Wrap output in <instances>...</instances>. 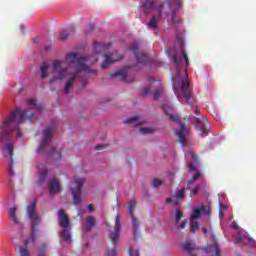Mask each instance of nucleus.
<instances>
[{
    "instance_id": "f257e3e1",
    "label": "nucleus",
    "mask_w": 256,
    "mask_h": 256,
    "mask_svg": "<svg viewBox=\"0 0 256 256\" xmlns=\"http://www.w3.org/2000/svg\"><path fill=\"white\" fill-rule=\"evenodd\" d=\"M87 61V57L80 56L77 53H70L66 56V63H69L71 65H78V69L76 72L72 74V77L66 82L64 86V93L66 95H69L71 91V87H73V83H75V79L79 77V71H84V73H92L93 71L89 66H87L85 63Z\"/></svg>"
},
{
    "instance_id": "f03ea898",
    "label": "nucleus",
    "mask_w": 256,
    "mask_h": 256,
    "mask_svg": "<svg viewBox=\"0 0 256 256\" xmlns=\"http://www.w3.org/2000/svg\"><path fill=\"white\" fill-rule=\"evenodd\" d=\"M25 119H28V121L33 122L35 121V119H37V116L33 112L30 115H27V110H23L17 107L15 111L11 112L10 117L4 121V125L8 129L16 131L17 129H19V125L25 123Z\"/></svg>"
},
{
    "instance_id": "7ed1b4c3",
    "label": "nucleus",
    "mask_w": 256,
    "mask_h": 256,
    "mask_svg": "<svg viewBox=\"0 0 256 256\" xmlns=\"http://www.w3.org/2000/svg\"><path fill=\"white\" fill-rule=\"evenodd\" d=\"M185 79L180 82V87L178 88L177 99L180 103H183V99H186L187 105H193L195 103V98H193V91L191 90V85L189 84L188 70L185 69Z\"/></svg>"
},
{
    "instance_id": "20e7f679",
    "label": "nucleus",
    "mask_w": 256,
    "mask_h": 256,
    "mask_svg": "<svg viewBox=\"0 0 256 256\" xmlns=\"http://www.w3.org/2000/svg\"><path fill=\"white\" fill-rule=\"evenodd\" d=\"M166 2V7L168 9V11L164 12L163 9H165V3L163 2H156L155 4V9L157 11V15L158 19H161L163 17V14L166 15L167 17H170L172 23H176L175 21V15L177 13V10L179 9V7H181V1L180 0H176V8L173 9V2H171V0H165Z\"/></svg>"
},
{
    "instance_id": "39448f33",
    "label": "nucleus",
    "mask_w": 256,
    "mask_h": 256,
    "mask_svg": "<svg viewBox=\"0 0 256 256\" xmlns=\"http://www.w3.org/2000/svg\"><path fill=\"white\" fill-rule=\"evenodd\" d=\"M37 203L35 201L31 202L29 206L26 207L27 215L31 221V237L32 241L37 239L35 235L36 231H38L39 223H41V219H39V214L35 211Z\"/></svg>"
},
{
    "instance_id": "423d86ee",
    "label": "nucleus",
    "mask_w": 256,
    "mask_h": 256,
    "mask_svg": "<svg viewBox=\"0 0 256 256\" xmlns=\"http://www.w3.org/2000/svg\"><path fill=\"white\" fill-rule=\"evenodd\" d=\"M121 234V218L119 215L116 216V223H115V228L113 232H110L109 237L114 243V247L111 248L106 255L107 256H117V244L119 243V235Z\"/></svg>"
},
{
    "instance_id": "0eeeda50",
    "label": "nucleus",
    "mask_w": 256,
    "mask_h": 256,
    "mask_svg": "<svg viewBox=\"0 0 256 256\" xmlns=\"http://www.w3.org/2000/svg\"><path fill=\"white\" fill-rule=\"evenodd\" d=\"M85 183V178H74V181L71 183L70 191L73 195V205H79L81 201V189H83V185Z\"/></svg>"
},
{
    "instance_id": "6e6552de",
    "label": "nucleus",
    "mask_w": 256,
    "mask_h": 256,
    "mask_svg": "<svg viewBox=\"0 0 256 256\" xmlns=\"http://www.w3.org/2000/svg\"><path fill=\"white\" fill-rule=\"evenodd\" d=\"M52 74L54 75V78L50 79V81H49L50 85L52 83H55V81H57V79H59L60 81L62 79H65V77H67V75H69V71L67 70V68L63 67V64H61V61L55 60L53 62Z\"/></svg>"
},
{
    "instance_id": "1a4fd4ad",
    "label": "nucleus",
    "mask_w": 256,
    "mask_h": 256,
    "mask_svg": "<svg viewBox=\"0 0 256 256\" xmlns=\"http://www.w3.org/2000/svg\"><path fill=\"white\" fill-rule=\"evenodd\" d=\"M53 137V130L47 128L43 131V139L38 147V153L43 154L47 153L49 145H51V139Z\"/></svg>"
},
{
    "instance_id": "9d476101",
    "label": "nucleus",
    "mask_w": 256,
    "mask_h": 256,
    "mask_svg": "<svg viewBox=\"0 0 256 256\" xmlns=\"http://www.w3.org/2000/svg\"><path fill=\"white\" fill-rule=\"evenodd\" d=\"M136 207H137V202L135 201V199H132L128 203V213L132 219L135 233H137V231H139V220L135 217V213H134Z\"/></svg>"
},
{
    "instance_id": "9b49d317",
    "label": "nucleus",
    "mask_w": 256,
    "mask_h": 256,
    "mask_svg": "<svg viewBox=\"0 0 256 256\" xmlns=\"http://www.w3.org/2000/svg\"><path fill=\"white\" fill-rule=\"evenodd\" d=\"M123 56H119V52L115 51L114 53L104 54V61L102 63V69H107L111 63H115V61H121Z\"/></svg>"
},
{
    "instance_id": "f8f14e48",
    "label": "nucleus",
    "mask_w": 256,
    "mask_h": 256,
    "mask_svg": "<svg viewBox=\"0 0 256 256\" xmlns=\"http://www.w3.org/2000/svg\"><path fill=\"white\" fill-rule=\"evenodd\" d=\"M129 50L134 52L135 58L138 63H147V54L139 52V44L134 43L130 45Z\"/></svg>"
},
{
    "instance_id": "ddd939ff",
    "label": "nucleus",
    "mask_w": 256,
    "mask_h": 256,
    "mask_svg": "<svg viewBox=\"0 0 256 256\" xmlns=\"http://www.w3.org/2000/svg\"><path fill=\"white\" fill-rule=\"evenodd\" d=\"M204 213V215H211V204H208L205 206H199L196 207L191 215V219H199L201 217V214Z\"/></svg>"
},
{
    "instance_id": "4468645a",
    "label": "nucleus",
    "mask_w": 256,
    "mask_h": 256,
    "mask_svg": "<svg viewBox=\"0 0 256 256\" xmlns=\"http://www.w3.org/2000/svg\"><path fill=\"white\" fill-rule=\"evenodd\" d=\"M58 221L60 227H63V229H70L71 221L69 220V216H67V214L65 213V210L60 209L58 211Z\"/></svg>"
},
{
    "instance_id": "2eb2a0df",
    "label": "nucleus",
    "mask_w": 256,
    "mask_h": 256,
    "mask_svg": "<svg viewBox=\"0 0 256 256\" xmlns=\"http://www.w3.org/2000/svg\"><path fill=\"white\" fill-rule=\"evenodd\" d=\"M176 135L178 137V141L180 144H182V147H185L187 145V135H189V130L185 128V124L180 123V131L176 132Z\"/></svg>"
},
{
    "instance_id": "dca6fc26",
    "label": "nucleus",
    "mask_w": 256,
    "mask_h": 256,
    "mask_svg": "<svg viewBox=\"0 0 256 256\" xmlns=\"http://www.w3.org/2000/svg\"><path fill=\"white\" fill-rule=\"evenodd\" d=\"M48 191L51 195H55V193H59L61 191V184H59V180L52 179L48 182Z\"/></svg>"
},
{
    "instance_id": "f3484780",
    "label": "nucleus",
    "mask_w": 256,
    "mask_h": 256,
    "mask_svg": "<svg viewBox=\"0 0 256 256\" xmlns=\"http://www.w3.org/2000/svg\"><path fill=\"white\" fill-rule=\"evenodd\" d=\"M181 219H183V212H181L179 209H176L175 225L177 229H185V227H187V221H181Z\"/></svg>"
},
{
    "instance_id": "a211bd4d",
    "label": "nucleus",
    "mask_w": 256,
    "mask_h": 256,
    "mask_svg": "<svg viewBox=\"0 0 256 256\" xmlns=\"http://www.w3.org/2000/svg\"><path fill=\"white\" fill-rule=\"evenodd\" d=\"M155 5H156L155 1L145 0L141 4V7H142L143 12H144V15H149V13H151V11L155 10Z\"/></svg>"
},
{
    "instance_id": "6ab92c4d",
    "label": "nucleus",
    "mask_w": 256,
    "mask_h": 256,
    "mask_svg": "<svg viewBox=\"0 0 256 256\" xmlns=\"http://www.w3.org/2000/svg\"><path fill=\"white\" fill-rule=\"evenodd\" d=\"M196 122L198 123V125L200 127L201 135H207L209 133V121H207V120L203 121V120L197 118Z\"/></svg>"
},
{
    "instance_id": "aec40b11",
    "label": "nucleus",
    "mask_w": 256,
    "mask_h": 256,
    "mask_svg": "<svg viewBox=\"0 0 256 256\" xmlns=\"http://www.w3.org/2000/svg\"><path fill=\"white\" fill-rule=\"evenodd\" d=\"M208 253H210L211 256H222L221 248L219 247V243L214 242L212 245H210L208 247Z\"/></svg>"
},
{
    "instance_id": "412c9836",
    "label": "nucleus",
    "mask_w": 256,
    "mask_h": 256,
    "mask_svg": "<svg viewBox=\"0 0 256 256\" xmlns=\"http://www.w3.org/2000/svg\"><path fill=\"white\" fill-rule=\"evenodd\" d=\"M95 223H97V220L93 216H87L86 222L84 224L85 231H91L93 227H95Z\"/></svg>"
},
{
    "instance_id": "4be33fe9",
    "label": "nucleus",
    "mask_w": 256,
    "mask_h": 256,
    "mask_svg": "<svg viewBox=\"0 0 256 256\" xmlns=\"http://www.w3.org/2000/svg\"><path fill=\"white\" fill-rule=\"evenodd\" d=\"M115 77H120L121 81H127V71L126 70H118L112 74H109L110 79H115Z\"/></svg>"
},
{
    "instance_id": "5701e85b",
    "label": "nucleus",
    "mask_w": 256,
    "mask_h": 256,
    "mask_svg": "<svg viewBox=\"0 0 256 256\" xmlns=\"http://www.w3.org/2000/svg\"><path fill=\"white\" fill-rule=\"evenodd\" d=\"M109 47H111V43L105 44V43H101V42H95L94 43V48H95L94 53L96 55H100L101 51H99L97 49H103L104 51H107V49H109Z\"/></svg>"
},
{
    "instance_id": "b1692460",
    "label": "nucleus",
    "mask_w": 256,
    "mask_h": 256,
    "mask_svg": "<svg viewBox=\"0 0 256 256\" xmlns=\"http://www.w3.org/2000/svg\"><path fill=\"white\" fill-rule=\"evenodd\" d=\"M6 150L9 153L10 161H11V164H10V174L13 175V165H15V160L13 159V144H7Z\"/></svg>"
},
{
    "instance_id": "393cba45",
    "label": "nucleus",
    "mask_w": 256,
    "mask_h": 256,
    "mask_svg": "<svg viewBox=\"0 0 256 256\" xmlns=\"http://www.w3.org/2000/svg\"><path fill=\"white\" fill-rule=\"evenodd\" d=\"M161 18H159V16H157V15H153L152 17H151V19L149 20V22H148V27L150 28V29H157V27H159V20H160Z\"/></svg>"
},
{
    "instance_id": "a878e982",
    "label": "nucleus",
    "mask_w": 256,
    "mask_h": 256,
    "mask_svg": "<svg viewBox=\"0 0 256 256\" xmlns=\"http://www.w3.org/2000/svg\"><path fill=\"white\" fill-rule=\"evenodd\" d=\"M38 169L40 171L39 184L41 185V184L45 183V181L47 179L48 170H47V168H41V164L38 165Z\"/></svg>"
},
{
    "instance_id": "bb28decb",
    "label": "nucleus",
    "mask_w": 256,
    "mask_h": 256,
    "mask_svg": "<svg viewBox=\"0 0 256 256\" xmlns=\"http://www.w3.org/2000/svg\"><path fill=\"white\" fill-rule=\"evenodd\" d=\"M54 155H56V161H63V156L61 155V152H57L55 146H51L50 153L48 154V156L54 157Z\"/></svg>"
},
{
    "instance_id": "cd10ccee",
    "label": "nucleus",
    "mask_w": 256,
    "mask_h": 256,
    "mask_svg": "<svg viewBox=\"0 0 256 256\" xmlns=\"http://www.w3.org/2000/svg\"><path fill=\"white\" fill-rule=\"evenodd\" d=\"M62 239L67 243H71V231L69 228H64L60 234Z\"/></svg>"
},
{
    "instance_id": "c85d7f7f",
    "label": "nucleus",
    "mask_w": 256,
    "mask_h": 256,
    "mask_svg": "<svg viewBox=\"0 0 256 256\" xmlns=\"http://www.w3.org/2000/svg\"><path fill=\"white\" fill-rule=\"evenodd\" d=\"M162 109L164 111V113H166V115H168L169 119H171L172 121H178V118L171 115L170 112H171V106L167 105V104H164L162 106Z\"/></svg>"
},
{
    "instance_id": "c756f323",
    "label": "nucleus",
    "mask_w": 256,
    "mask_h": 256,
    "mask_svg": "<svg viewBox=\"0 0 256 256\" xmlns=\"http://www.w3.org/2000/svg\"><path fill=\"white\" fill-rule=\"evenodd\" d=\"M28 107H34V109H38V111H42L43 107L39 105V102L36 99H30L27 101Z\"/></svg>"
},
{
    "instance_id": "7c9ffc66",
    "label": "nucleus",
    "mask_w": 256,
    "mask_h": 256,
    "mask_svg": "<svg viewBox=\"0 0 256 256\" xmlns=\"http://www.w3.org/2000/svg\"><path fill=\"white\" fill-rule=\"evenodd\" d=\"M49 70V64L47 62H43L42 66L40 67L41 78L45 79L47 77V71Z\"/></svg>"
},
{
    "instance_id": "2f4dec72",
    "label": "nucleus",
    "mask_w": 256,
    "mask_h": 256,
    "mask_svg": "<svg viewBox=\"0 0 256 256\" xmlns=\"http://www.w3.org/2000/svg\"><path fill=\"white\" fill-rule=\"evenodd\" d=\"M9 217L12 218L13 223H19V219H17V208H10Z\"/></svg>"
},
{
    "instance_id": "473e14b6",
    "label": "nucleus",
    "mask_w": 256,
    "mask_h": 256,
    "mask_svg": "<svg viewBox=\"0 0 256 256\" xmlns=\"http://www.w3.org/2000/svg\"><path fill=\"white\" fill-rule=\"evenodd\" d=\"M175 199H178L180 201H183V199H185V188L176 191Z\"/></svg>"
},
{
    "instance_id": "72a5a7b5",
    "label": "nucleus",
    "mask_w": 256,
    "mask_h": 256,
    "mask_svg": "<svg viewBox=\"0 0 256 256\" xmlns=\"http://www.w3.org/2000/svg\"><path fill=\"white\" fill-rule=\"evenodd\" d=\"M173 63L176 65L177 69L181 67V63H183V58L181 56L174 55L172 57Z\"/></svg>"
},
{
    "instance_id": "f704fd0d",
    "label": "nucleus",
    "mask_w": 256,
    "mask_h": 256,
    "mask_svg": "<svg viewBox=\"0 0 256 256\" xmlns=\"http://www.w3.org/2000/svg\"><path fill=\"white\" fill-rule=\"evenodd\" d=\"M199 177H201V173H196L192 179H190L187 183V189H191V185H193L195 183V181L197 179H199Z\"/></svg>"
},
{
    "instance_id": "c9c22d12",
    "label": "nucleus",
    "mask_w": 256,
    "mask_h": 256,
    "mask_svg": "<svg viewBox=\"0 0 256 256\" xmlns=\"http://www.w3.org/2000/svg\"><path fill=\"white\" fill-rule=\"evenodd\" d=\"M124 123H134V126L137 127V125H139V118H137V116H133L126 119Z\"/></svg>"
},
{
    "instance_id": "e433bc0d",
    "label": "nucleus",
    "mask_w": 256,
    "mask_h": 256,
    "mask_svg": "<svg viewBox=\"0 0 256 256\" xmlns=\"http://www.w3.org/2000/svg\"><path fill=\"white\" fill-rule=\"evenodd\" d=\"M199 229V222L191 220L190 222V231L195 233Z\"/></svg>"
},
{
    "instance_id": "4c0bfd02",
    "label": "nucleus",
    "mask_w": 256,
    "mask_h": 256,
    "mask_svg": "<svg viewBox=\"0 0 256 256\" xmlns=\"http://www.w3.org/2000/svg\"><path fill=\"white\" fill-rule=\"evenodd\" d=\"M182 249L190 253L191 251H193V249H195V247L193 246V244L186 242L183 244Z\"/></svg>"
},
{
    "instance_id": "58836bf2",
    "label": "nucleus",
    "mask_w": 256,
    "mask_h": 256,
    "mask_svg": "<svg viewBox=\"0 0 256 256\" xmlns=\"http://www.w3.org/2000/svg\"><path fill=\"white\" fill-rule=\"evenodd\" d=\"M141 97H147V95H151V88L146 87L144 90L140 92Z\"/></svg>"
},
{
    "instance_id": "ea45409f",
    "label": "nucleus",
    "mask_w": 256,
    "mask_h": 256,
    "mask_svg": "<svg viewBox=\"0 0 256 256\" xmlns=\"http://www.w3.org/2000/svg\"><path fill=\"white\" fill-rule=\"evenodd\" d=\"M19 253H20V256H30L29 255V250H27V247L23 248L22 246H20L19 247Z\"/></svg>"
},
{
    "instance_id": "a19ab883",
    "label": "nucleus",
    "mask_w": 256,
    "mask_h": 256,
    "mask_svg": "<svg viewBox=\"0 0 256 256\" xmlns=\"http://www.w3.org/2000/svg\"><path fill=\"white\" fill-rule=\"evenodd\" d=\"M140 133L142 134V135H147V134H149V133H153V129H151V128H140Z\"/></svg>"
},
{
    "instance_id": "79ce46f5",
    "label": "nucleus",
    "mask_w": 256,
    "mask_h": 256,
    "mask_svg": "<svg viewBox=\"0 0 256 256\" xmlns=\"http://www.w3.org/2000/svg\"><path fill=\"white\" fill-rule=\"evenodd\" d=\"M67 39H69V32H67V31L61 32V33H60V40H61V41H65V40H67Z\"/></svg>"
},
{
    "instance_id": "37998d69",
    "label": "nucleus",
    "mask_w": 256,
    "mask_h": 256,
    "mask_svg": "<svg viewBox=\"0 0 256 256\" xmlns=\"http://www.w3.org/2000/svg\"><path fill=\"white\" fill-rule=\"evenodd\" d=\"M161 93H163V89L154 91L153 99H155L157 101V99H159V97H161Z\"/></svg>"
},
{
    "instance_id": "c03bdc74",
    "label": "nucleus",
    "mask_w": 256,
    "mask_h": 256,
    "mask_svg": "<svg viewBox=\"0 0 256 256\" xmlns=\"http://www.w3.org/2000/svg\"><path fill=\"white\" fill-rule=\"evenodd\" d=\"M163 185V181L159 179H154L152 182V187H161Z\"/></svg>"
},
{
    "instance_id": "a18cd8bd",
    "label": "nucleus",
    "mask_w": 256,
    "mask_h": 256,
    "mask_svg": "<svg viewBox=\"0 0 256 256\" xmlns=\"http://www.w3.org/2000/svg\"><path fill=\"white\" fill-rule=\"evenodd\" d=\"M47 249V244H41L40 245V253L38 256H43V253H45V250Z\"/></svg>"
},
{
    "instance_id": "49530a36",
    "label": "nucleus",
    "mask_w": 256,
    "mask_h": 256,
    "mask_svg": "<svg viewBox=\"0 0 256 256\" xmlns=\"http://www.w3.org/2000/svg\"><path fill=\"white\" fill-rule=\"evenodd\" d=\"M182 56L184 57V61L186 63V67H189V57L187 56V53L182 50Z\"/></svg>"
},
{
    "instance_id": "de8ad7c7",
    "label": "nucleus",
    "mask_w": 256,
    "mask_h": 256,
    "mask_svg": "<svg viewBox=\"0 0 256 256\" xmlns=\"http://www.w3.org/2000/svg\"><path fill=\"white\" fill-rule=\"evenodd\" d=\"M106 147H107V145H105V144H97L95 146V149H96V151H101V149H105Z\"/></svg>"
},
{
    "instance_id": "09e8293b",
    "label": "nucleus",
    "mask_w": 256,
    "mask_h": 256,
    "mask_svg": "<svg viewBox=\"0 0 256 256\" xmlns=\"http://www.w3.org/2000/svg\"><path fill=\"white\" fill-rule=\"evenodd\" d=\"M197 193H199V186H196L190 192L191 195H197Z\"/></svg>"
},
{
    "instance_id": "8fccbe9b",
    "label": "nucleus",
    "mask_w": 256,
    "mask_h": 256,
    "mask_svg": "<svg viewBox=\"0 0 256 256\" xmlns=\"http://www.w3.org/2000/svg\"><path fill=\"white\" fill-rule=\"evenodd\" d=\"M129 256H139V251H137V250H135V251H133V250H129Z\"/></svg>"
},
{
    "instance_id": "3c124183",
    "label": "nucleus",
    "mask_w": 256,
    "mask_h": 256,
    "mask_svg": "<svg viewBox=\"0 0 256 256\" xmlns=\"http://www.w3.org/2000/svg\"><path fill=\"white\" fill-rule=\"evenodd\" d=\"M188 167H189L190 171H197V167H195V164H193V163H189Z\"/></svg>"
},
{
    "instance_id": "603ef678",
    "label": "nucleus",
    "mask_w": 256,
    "mask_h": 256,
    "mask_svg": "<svg viewBox=\"0 0 256 256\" xmlns=\"http://www.w3.org/2000/svg\"><path fill=\"white\" fill-rule=\"evenodd\" d=\"M243 239H247V236H238L237 238H236V241H237V243H243Z\"/></svg>"
},
{
    "instance_id": "864d4df0",
    "label": "nucleus",
    "mask_w": 256,
    "mask_h": 256,
    "mask_svg": "<svg viewBox=\"0 0 256 256\" xmlns=\"http://www.w3.org/2000/svg\"><path fill=\"white\" fill-rule=\"evenodd\" d=\"M192 159L193 161H199V158L197 157V155H195V153H192Z\"/></svg>"
},
{
    "instance_id": "5fc2aeb1",
    "label": "nucleus",
    "mask_w": 256,
    "mask_h": 256,
    "mask_svg": "<svg viewBox=\"0 0 256 256\" xmlns=\"http://www.w3.org/2000/svg\"><path fill=\"white\" fill-rule=\"evenodd\" d=\"M87 209L88 211H93V204H88Z\"/></svg>"
},
{
    "instance_id": "6e6d98bb",
    "label": "nucleus",
    "mask_w": 256,
    "mask_h": 256,
    "mask_svg": "<svg viewBox=\"0 0 256 256\" xmlns=\"http://www.w3.org/2000/svg\"><path fill=\"white\" fill-rule=\"evenodd\" d=\"M199 109H200L199 106H196V107H195V114H196V115H199Z\"/></svg>"
},
{
    "instance_id": "4d7b16f0",
    "label": "nucleus",
    "mask_w": 256,
    "mask_h": 256,
    "mask_svg": "<svg viewBox=\"0 0 256 256\" xmlns=\"http://www.w3.org/2000/svg\"><path fill=\"white\" fill-rule=\"evenodd\" d=\"M166 203H173V199H171V198H166Z\"/></svg>"
},
{
    "instance_id": "13d9d810",
    "label": "nucleus",
    "mask_w": 256,
    "mask_h": 256,
    "mask_svg": "<svg viewBox=\"0 0 256 256\" xmlns=\"http://www.w3.org/2000/svg\"><path fill=\"white\" fill-rule=\"evenodd\" d=\"M232 227H233V229H239V225H237V223H234V224L232 225Z\"/></svg>"
},
{
    "instance_id": "bf43d9fd",
    "label": "nucleus",
    "mask_w": 256,
    "mask_h": 256,
    "mask_svg": "<svg viewBox=\"0 0 256 256\" xmlns=\"http://www.w3.org/2000/svg\"><path fill=\"white\" fill-rule=\"evenodd\" d=\"M24 245H25V247H27V245H29V239H26V240L24 241Z\"/></svg>"
},
{
    "instance_id": "052dcab7",
    "label": "nucleus",
    "mask_w": 256,
    "mask_h": 256,
    "mask_svg": "<svg viewBox=\"0 0 256 256\" xmlns=\"http://www.w3.org/2000/svg\"><path fill=\"white\" fill-rule=\"evenodd\" d=\"M93 29H95V25L94 24L90 25L89 31H93Z\"/></svg>"
},
{
    "instance_id": "680f3d73",
    "label": "nucleus",
    "mask_w": 256,
    "mask_h": 256,
    "mask_svg": "<svg viewBox=\"0 0 256 256\" xmlns=\"http://www.w3.org/2000/svg\"><path fill=\"white\" fill-rule=\"evenodd\" d=\"M17 137H21V132L20 131L17 132Z\"/></svg>"
},
{
    "instance_id": "e2e57ef3",
    "label": "nucleus",
    "mask_w": 256,
    "mask_h": 256,
    "mask_svg": "<svg viewBox=\"0 0 256 256\" xmlns=\"http://www.w3.org/2000/svg\"><path fill=\"white\" fill-rule=\"evenodd\" d=\"M87 85L86 81H83V87H85Z\"/></svg>"
},
{
    "instance_id": "0e129e2a",
    "label": "nucleus",
    "mask_w": 256,
    "mask_h": 256,
    "mask_svg": "<svg viewBox=\"0 0 256 256\" xmlns=\"http://www.w3.org/2000/svg\"><path fill=\"white\" fill-rule=\"evenodd\" d=\"M219 215H223V211L221 209L219 210Z\"/></svg>"
},
{
    "instance_id": "69168bd1",
    "label": "nucleus",
    "mask_w": 256,
    "mask_h": 256,
    "mask_svg": "<svg viewBox=\"0 0 256 256\" xmlns=\"http://www.w3.org/2000/svg\"><path fill=\"white\" fill-rule=\"evenodd\" d=\"M127 81V83H131V81H129V80H126Z\"/></svg>"
},
{
    "instance_id": "338daca9",
    "label": "nucleus",
    "mask_w": 256,
    "mask_h": 256,
    "mask_svg": "<svg viewBox=\"0 0 256 256\" xmlns=\"http://www.w3.org/2000/svg\"><path fill=\"white\" fill-rule=\"evenodd\" d=\"M35 43H37V40H34Z\"/></svg>"
}]
</instances>
